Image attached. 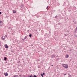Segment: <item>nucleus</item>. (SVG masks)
Masks as SVG:
<instances>
[{
    "mask_svg": "<svg viewBox=\"0 0 77 77\" xmlns=\"http://www.w3.org/2000/svg\"><path fill=\"white\" fill-rule=\"evenodd\" d=\"M13 77H18V76L17 75H14V76H13Z\"/></svg>",
    "mask_w": 77,
    "mask_h": 77,
    "instance_id": "1a4fd4ad",
    "label": "nucleus"
},
{
    "mask_svg": "<svg viewBox=\"0 0 77 77\" xmlns=\"http://www.w3.org/2000/svg\"><path fill=\"white\" fill-rule=\"evenodd\" d=\"M75 30H77V26L76 27L75 29Z\"/></svg>",
    "mask_w": 77,
    "mask_h": 77,
    "instance_id": "412c9836",
    "label": "nucleus"
},
{
    "mask_svg": "<svg viewBox=\"0 0 77 77\" xmlns=\"http://www.w3.org/2000/svg\"><path fill=\"white\" fill-rule=\"evenodd\" d=\"M74 31H74V33H76V31H77V30H75H75H74Z\"/></svg>",
    "mask_w": 77,
    "mask_h": 77,
    "instance_id": "4468645a",
    "label": "nucleus"
},
{
    "mask_svg": "<svg viewBox=\"0 0 77 77\" xmlns=\"http://www.w3.org/2000/svg\"><path fill=\"white\" fill-rule=\"evenodd\" d=\"M71 50H70V51H71Z\"/></svg>",
    "mask_w": 77,
    "mask_h": 77,
    "instance_id": "c9c22d12",
    "label": "nucleus"
},
{
    "mask_svg": "<svg viewBox=\"0 0 77 77\" xmlns=\"http://www.w3.org/2000/svg\"><path fill=\"white\" fill-rule=\"evenodd\" d=\"M62 74H64V73H62Z\"/></svg>",
    "mask_w": 77,
    "mask_h": 77,
    "instance_id": "2f4dec72",
    "label": "nucleus"
},
{
    "mask_svg": "<svg viewBox=\"0 0 77 77\" xmlns=\"http://www.w3.org/2000/svg\"><path fill=\"white\" fill-rule=\"evenodd\" d=\"M66 75V74H64V75Z\"/></svg>",
    "mask_w": 77,
    "mask_h": 77,
    "instance_id": "c756f323",
    "label": "nucleus"
},
{
    "mask_svg": "<svg viewBox=\"0 0 77 77\" xmlns=\"http://www.w3.org/2000/svg\"><path fill=\"white\" fill-rule=\"evenodd\" d=\"M27 38V36H26L24 38V39H26Z\"/></svg>",
    "mask_w": 77,
    "mask_h": 77,
    "instance_id": "dca6fc26",
    "label": "nucleus"
},
{
    "mask_svg": "<svg viewBox=\"0 0 77 77\" xmlns=\"http://www.w3.org/2000/svg\"><path fill=\"white\" fill-rule=\"evenodd\" d=\"M49 6H48L46 8V9H47L48 10V8H49Z\"/></svg>",
    "mask_w": 77,
    "mask_h": 77,
    "instance_id": "ddd939ff",
    "label": "nucleus"
},
{
    "mask_svg": "<svg viewBox=\"0 0 77 77\" xmlns=\"http://www.w3.org/2000/svg\"><path fill=\"white\" fill-rule=\"evenodd\" d=\"M58 57V55H57V56H56L57 57Z\"/></svg>",
    "mask_w": 77,
    "mask_h": 77,
    "instance_id": "c85d7f7f",
    "label": "nucleus"
},
{
    "mask_svg": "<svg viewBox=\"0 0 77 77\" xmlns=\"http://www.w3.org/2000/svg\"><path fill=\"white\" fill-rule=\"evenodd\" d=\"M29 36L30 37H32V34H29Z\"/></svg>",
    "mask_w": 77,
    "mask_h": 77,
    "instance_id": "2eb2a0df",
    "label": "nucleus"
},
{
    "mask_svg": "<svg viewBox=\"0 0 77 77\" xmlns=\"http://www.w3.org/2000/svg\"><path fill=\"white\" fill-rule=\"evenodd\" d=\"M32 77V75H30V77Z\"/></svg>",
    "mask_w": 77,
    "mask_h": 77,
    "instance_id": "a878e982",
    "label": "nucleus"
},
{
    "mask_svg": "<svg viewBox=\"0 0 77 77\" xmlns=\"http://www.w3.org/2000/svg\"><path fill=\"white\" fill-rule=\"evenodd\" d=\"M16 13V11H14V12H13V13Z\"/></svg>",
    "mask_w": 77,
    "mask_h": 77,
    "instance_id": "aec40b11",
    "label": "nucleus"
},
{
    "mask_svg": "<svg viewBox=\"0 0 77 77\" xmlns=\"http://www.w3.org/2000/svg\"><path fill=\"white\" fill-rule=\"evenodd\" d=\"M20 7L21 8H23V5H21Z\"/></svg>",
    "mask_w": 77,
    "mask_h": 77,
    "instance_id": "9d476101",
    "label": "nucleus"
},
{
    "mask_svg": "<svg viewBox=\"0 0 77 77\" xmlns=\"http://www.w3.org/2000/svg\"><path fill=\"white\" fill-rule=\"evenodd\" d=\"M8 37L7 35H5V36H2L1 37V39L2 40H5V39Z\"/></svg>",
    "mask_w": 77,
    "mask_h": 77,
    "instance_id": "f257e3e1",
    "label": "nucleus"
},
{
    "mask_svg": "<svg viewBox=\"0 0 77 77\" xmlns=\"http://www.w3.org/2000/svg\"><path fill=\"white\" fill-rule=\"evenodd\" d=\"M68 74L69 75V77H72L71 75H70V74H69V73H68Z\"/></svg>",
    "mask_w": 77,
    "mask_h": 77,
    "instance_id": "f8f14e48",
    "label": "nucleus"
},
{
    "mask_svg": "<svg viewBox=\"0 0 77 77\" xmlns=\"http://www.w3.org/2000/svg\"><path fill=\"white\" fill-rule=\"evenodd\" d=\"M65 36H67V35L66 34H65Z\"/></svg>",
    "mask_w": 77,
    "mask_h": 77,
    "instance_id": "cd10ccee",
    "label": "nucleus"
},
{
    "mask_svg": "<svg viewBox=\"0 0 77 77\" xmlns=\"http://www.w3.org/2000/svg\"><path fill=\"white\" fill-rule=\"evenodd\" d=\"M4 75H5L6 76H7L8 75V73H7V72L6 73H5Z\"/></svg>",
    "mask_w": 77,
    "mask_h": 77,
    "instance_id": "0eeeda50",
    "label": "nucleus"
},
{
    "mask_svg": "<svg viewBox=\"0 0 77 77\" xmlns=\"http://www.w3.org/2000/svg\"><path fill=\"white\" fill-rule=\"evenodd\" d=\"M63 66L65 68L68 69V65L67 64H64L63 65Z\"/></svg>",
    "mask_w": 77,
    "mask_h": 77,
    "instance_id": "f03ea898",
    "label": "nucleus"
},
{
    "mask_svg": "<svg viewBox=\"0 0 77 77\" xmlns=\"http://www.w3.org/2000/svg\"><path fill=\"white\" fill-rule=\"evenodd\" d=\"M22 40L23 41H24V39L23 38H22Z\"/></svg>",
    "mask_w": 77,
    "mask_h": 77,
    "instance_id": "b1692460",
    "label": "nucleus"
},
{
    "mask_svg": "<svg viewBox=\"0 0 77 77\" xmlns=\"http://www.w3.org/2000/svg\"><path fill=\"white\" fill-rule=\"evenodd\" d=\"M31 46H32V45H31Z\"/></svg>",
    "mask_w": 77,
    "mask_h": 77,
    "instance_id": "f704fd0d",
    "label": "nucleus"
},
{
    "mask_svg": "<svg viewBox=\"0 0 77 77\" xmlns=\"http://www.w3.org/2000/svg\"><path fill=\"white\" fill-rule=\"evenodd\" d=\"M1 44V43H0V44Z\"/></svg>",
    "mask_w": 77,
    "mask_h": 77,
    "instance_id": "58836bf2",
    "label": "nucleus"
},
{
    "mask_svg": "<svg viewBox=\"0 0 77 77\" xmlns=\"http://www.w3.org/2000/svg\"><path fill=\"white\" fill-rule=\"evenodd\" d=\"M49 37V35L47 33H45V34L44 37L45 38H47L48 37Z\"/></svg>",
    "mask_w": 77,
    "mask_h": 77,
    "instance_id": "7ed1b4c3",
    "label": "nucleus"
},
{
    "mask_svg": "<svg viewBox=\"0 0 77 77\" xmlns=\"http://www.w3.org/2000/svg\"><path fill=\"white\" fill-rule=\"evenodd\" d=\"M33 77H37L36 76V75H34Z\"/></svg>",
    "mask_w": 77,
    "mask_h": 77,
    "instance_id": "a211bd4d",
    "label": "nucleus"
},
{
    "mask_svg": "<svg viewBox=\"0 0 77 77\" xmlns=\"http://www.w3.org/2000/svg\"><path fill=\"white\" fill-rule=\"evenodd\" d=\"M29 77H30L29 76Z\"/></svg>",
    "mask_w": 77,
    "mask_h": 77,
    "instance_id": "e433bc0d",
    "label": "nucleus"
},
{
    "mask_svg": "<svg viewBox=\"0 0 77 77\" xmlns=\"http://www.w3.org/2000/svg\"><path fill=\"white\" fill-rule=\"evenodd\" d=\"M5 46L6 49L8 48V46L7 44L5 45Z\"/></svg>",
    "mask_w": 77,
    "mask_h": 77,
    "instance_id": "39448f33",
    "label": "nucleus"
},
{
    "mask_svg": "<svg viewBox=\"0 0 77 77\" xmlns=\"http://www.w3.org/2000/svg\"><path fill=\"white\" fill-rule=\"evenodd\" d=\"M57 15H56V16L55 17V18H57Z\"/></svg>",
    "mask_w": 77,
    "mask_h": 77,
    "instance_id": "6ab92c4d",
    "label": "nucleus"
},
{
    "mask_svg": "<svg viewBox=\"0 0 77 77\" xmlns=\"http://www.w3.org/2000/svg\"><path fill=\"white\" fill-rule=\"evenodd\" d=\"M41 75L42 76V77H43V74H41Z\"/></svg>",
    "mask_w": 77,
    "mask_h": 77,
    "instance_id": "f3484780",
    "label": "nucleus"
},
{
    "mask_svg": "<svg viewBox=\"0 0 77 77\" xmlns=\"http://www.w3.org/2000/svg\"><path fill=\"white\" fill-rule=\"evenodd\" d=\"M45 73H43V75H45Z\"/></svg>",
    "mask_w": 77,
    "mask_h": 77,
    "instance_id": "393cba45",
    "label": "nucleus"
},
{
    "mask_svg": "<svg viewBox=\"0 0 77 77\" xmlns=\"http://www.w3.org/2000/svg\"><path fill=\"white\" fill-rule=\"evenodd\" d=\"M13 12H14V10L13 11Z\"/></svg>",
    "mask_w": 77,
    "mask_h": 77,
    "instance_id": "bb28decb",
    "label": "nucleus"
},
{
    "mask_svg": "<svg viewBox=\"0 0 77 77\" xmlns=\"http://www.w3.org/2000/svg\"><path fill=\"white\" fill-rule=\"evenodd\" d=\"M31 77H33V76H32Z\"/></svg>",
    "mask_w": 77,
    "mask_h": 77,
    "instance_id": "473e14b6",
    "label": "nucleus"
},
{
    "mask_svg": "<svg viewBox=\"0 0 77 77\" xmlns=\"http://www.w3.org/2000/svg\"><path fill=\"white\" fill-rule=\"evenodd\" d=\"M31 46H32V45H31Z\"/></svg>",
    "mask_w": 77,
    "mask_h": 77,
    "instance_id": "72a5a7b5",
    "label": "nucleus"
},
{
    "mask_svg": "<svg viewBox=\"0 0 77 77\" xmlns=\"http://www.w3.org/2000/svg\"><path fill=\"white\" fill-rule=\"evenodd\" d=\"M29 32V30H27V32Z\"/></svg>",
    "mask_w": 77,
    "mask_h": 77,
    "instance_id": "4be33fe9",
    "label": "nucleus"
},
{
    "mask_svg": "<svg viewBox=\"0 0 77 77\" xmlns=\"http://www.w3.org/2000/svg\"><path fill=\"white\" fill-rule=\"evenodd\" d=\"M53 66V65H51V66Z\"/></svg>",
    "mask_w": 77,
    "mask_h": 77,
    "instance_id": "7c9ffc66",
    "label": "nucleus"
},
{
    "mask_svg": "<svg viewBox=\"0 0 77 77\" xmlns=\"http://www.w3.org/2000/svg\"><path fill=\"white\" fill-rule=\"evenodd\" d=\"M8 77H10L9 76Z\"/></svg>",
    "mask_w": 77,
    "mask_h": 77,
    "instance_id": "4c0bfd02",
    "label": "nucleus"
},
{
    "mask_svg": "<svg viewBox=\"0 0 77 77\" xmlns=\"http://www.w3.org/2000/svg\"><path fill=\"white\" fill-rule=\"evenodd\" d=\"M2 14V12H0V15Z\"/></svg>",
    "mask_w": 77,
    "mask_h": 77,
    "instance_id": "5701e85b",
    "label": "nucleus"
},
{
    "mask_svg": "<svg viewBox=\"0 0 77 77\" xmlns=\"http://www.w3.org/2000/svg\"><path fill=\"white\" fill-rule=\"evenodd\" d=\"M55 57V55L54 54H52L51 56V58H54Z\"/></svg>",
    "mask_w": 77,
    "mask_h": 77,
    "instance_id": "423d86ee",
    "label": "nucleus"
},
{
    "mask_svg": "<svg viewBox=\"0 0 77 77\" xmlns=\"http://www.w3.org/2000/svg\"><path fill=\"white\" fill-rule=\"evenodd\" d=\"M69 57V56L68 55V54H66V56H65V57L66 58H68Z\"/></svg>",
    "mask_w": 77,
    "mask_h": 77,
    "instance_id": "6e6552de",
    "label": "nucleus"
},
{
    "mask_svg": "<svg viewBox=\"0 0 77 77\" xmlns=\"http://www.w3.org/2000/svg\"><path fill=\"white\" fill-rule=\"evenodd\" d=\"M4 60H7V58L6 57H4Z\"/></svg>",
    "mask_w": 77,
    "mask_h": 77,
    "instance_id": "9b49d317",
    "label": "nucleus"
},
{
    "mask_svg": "<svg viewBox=\"0 0 77 77\" xmlns=\"http://www.w3.org/2000/svg\"><path fill=\"white\" fill-rule=\"evenodd\" d=\"M3 23L2 21L0 20V26H3Z\"/></svg>",
    "mask_w": 77,
    "mask_h": 77,
    "instance_id": "20e7f679",
    "label": "nucleus"
},
{
    "mask_svg": "<svg viewBox=\"0 0 77 77\" xmlns=\"http://www.w3.org/2000/svg\"><path fill=\"white\" fill-rule=\"evenodd\" d=\"M25 77H26L25 76Z\"/></svg>",
    "mask_w": 77,
    "mask_h": 77,
    "instance_id": "ea45409f",
    "label": "nucleus"
}]
</instances>
